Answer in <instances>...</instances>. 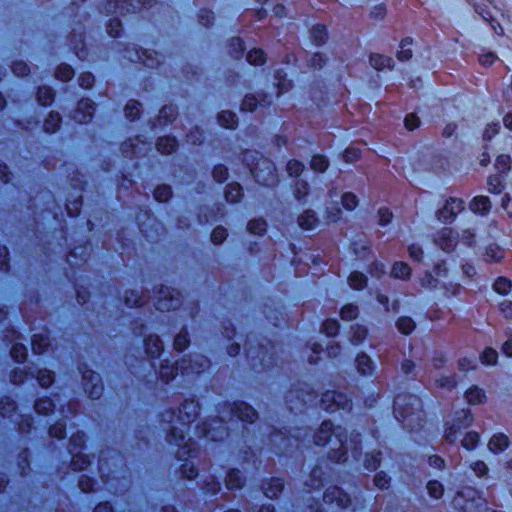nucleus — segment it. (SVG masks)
<instances>
[{"mask_svg":"<svg viewBox=\"0 0 512 512\" xmlns=\"http://www.w3.org/2000/svg\"><path fill=\"white\" fill-rule=\"evenodd\" d=\"M198 404L194 400L185 401L178 410V414L174 410H167L161 415V420L165 423H173L167 434V441L178 447L176 456L179 460L184 461L181 466L183 475L187 479H194L198 475L192 459L199 452L197 443L191 438H187V431L190 424L198 415Z\"/></svg>","mask_w":512,"mask_h":512,"instance_id":"f257e3e1","label":"nucleus"},{"mask_svg":"<svg viewBox=\"0 0 512 512\" xmlns=\"http://www.w3.org/2000/svg\"><path fill=\"white\" fill-rule=\"evenodd\" d=\"M317 446H328V460L332 464H343L347 472L361 468V435L352 432L349 438L346 431L330 421H323L318 431L313 435Z\"/></svg>","mask_w":512,"mask_h":512,"instance_id":"f03ea898","label":"nucleus"},{"mask_svg":"<svg viewBox=\"0 0 512 512\" xmlns=\"http://www.w3.org/2000/svg\"><path fill=\"white\" fill-rule=\"evenodd\" d=\"M210 367L209 359L202 354H193L177 361L175 365H169L166 360L161 364L159 376L163 383L169 384L171 381L181 377L177 381L178 386H185L186 382L193 379L194 375H199Z\"/></svg>","mask_w":512,"mask_h":512,"instance_id":"7ed1b4c3","label":"nucleus"},{"mask_svg":"<svg viewBox=\"0 0 512 512\" xmlns=\"http://www.w3.org/2000/svg\"><path fill=\"white\" fill-rule=\"evenodd\" d=\"M393 413L395 418L410 431L423 427V410L419 397L413 394H398L394 399Z\"/></svg>","mask_w":512,"mask_h":512,"instance_id":"20e7f679","label":"nucleus"},{"mask_svg":"<svg viewBox=\"0 0 512 512\" xmlns=\"http://www.w3.org/2000/svg\"><path fill=\"white\" fill-rule=\"evenodd\" d=\"M243 162L249 169L255 181L269 187L277 183L274 163L256 150H246L243 153Z\"/></svg>","mask_w":512,"mask_h":512,"instance_id":"39448f33","label":"nucleus"},{"mask_svg":"<svg viewBox=\"0 0 512 512\" xmlns=\"http://www.w3.org/2000/svg\"><path fill=\"white\" fill-rule=\"evenodd\" d=\"M450 506L457 512H484L487 510L485 498L472 487H463L456 491Z\"/></svg>","mask_w":512,"mask_h":512,"instance_id":"423d86ee","label":"nucleus"},{"mask_svg":"<svg viewBox=\"0 0 512 512\" xmlns=\"http://www.w3.org/2000/svg\"><path fill=\"white\" fill-rule=\"evenodd\" d=\"M311 434L306 429L297 428L290 435L281 431H274L269 436V441L276 447L277 453L286 454L291 452V448L300 447V444L310 443Z\"/></svg>","mask_w":512,"mask_h":512,"instance_id":"0eeeda50","label":"nucleus"},{"mask_svg":"<svg viewBox=\"0 0 512 512\" xmlns=\"http://www.w3.org/2000/svg\"><path fill=\"white\" fill-rule=\"evenodd\" d=\"M351 499L337 485L329 486L323 494V504L317 505L316 512H340L348 508Z\"/></svg>","mask_w":512,"mask_h":512,"instance_id":"6e6552de","label":"nucleus"},{"mask_svg":"<svg viewBox=\"0 0 512 512\" xmlns=\"http://www.w3.org/2000/svg\"><path fill=\"white\" fill-rule=\"evenodd\" d=\"M108 459L112 460V466L116 468L117 463L122 462V456L114 450L102 451L99 456V472L101 473V478L106 486V490L110 493L117 494V488L112 481L118 479L116 476L118 471L116 469L110 470Z\"/></svg>","mask_w":512,"mask_h":512,"instance_id":"1a4fd4ad","label":"nucleus"},{"mask_svg":"<svg viewBox=\"0 0 512 512\" xmlns=\"http://www.w3.org/2000/svg\"><path fill=\"white\" fill-rule=\"evenodd\" d=\"M221 418L211 419L209 422H204L201 426L197 427L198 437L205 438L211 441H222L230 436L229 427L225 421V411L221 412Z\"/></svg>","mask_w":512,"mask_h":512,"instance_id":"9d476101","label":"nucleus"},{"mask_svg":"<svg viewBox=\"0 0 512 512\" xmlns=\"http://www.w3.org/2000/svg\"><path fill=\"white\" fill-rule=\"evenodd\" d=\"M333 468L329 467L328 461H322L311 471L309 479L305 481V492H319L322 487L331 482Z\"/></svg>","mask_w":512,"mask_h":512,"instance_id":"9b49d317","label":"nucleus"},{"mask_svg":"<svg viewBox=\"0 0 512 512\" xmlns=\"http://www.w3.org/2000/svg\"><path fill=\"white\" fill-rule=\"evenodd\" d=\"M254 341H256V336L250 335L247 337L246 345H251ZM274 353L275 346L270 342H267V344L259 343L257 349L253 346L246 348L247 357L252 361L259 359L260 365L263 368L269 367L273 363Z\"/></svg>","mask_w":512,"mask_h":512,"instance_id":"f8f14e48","label":"nucleus"},{"mask_svg":"<svg viewBox=\"0 0 512 512\" xmlns=\"http://www.w3.org/2000/svg\"><path fill=\"white\" fill-rule=\"evenodd\" d=\"M320 407L329 413L340 410L349 412L352 408V400L341 392L326 391L321 396Z\"/></svg>","mask_w":512,"mask_h":512,"instance_id":"ddd939ff","label":"nucleus"},{"mask_svg":"<svg viewBox=\"0 0 512 512\" xmlns=\"http://www.w3.org/2000/svg\"><path fill=\"white\" fill-rule=\"evenodd\" d=\"M182 304L181 293L175 289L161 286L154 306L159 311H170L179 308Z\"/></svg>","mask_w":512,"mask_h":512,"instance_id":"4468645a","label":"nucleus"},{"mask_svg":"<svg viewBox=\"0 0 512 512\" xmlns=\"http://www.w3.org/2000/svg\"><path fill=\"white\" fill-rule=\"evenodd\" d=\"M150 5V0H110L105 6L107 14L119 13H135L138 10Z\"/></svg>","mask_w":512,"mask_h":512,"instance_id":"2eb2a0df","label":"nucleus"},{"mask_svg":"<svg viewBox=\"0 0 512 512\" xmlns=\"http://www.w3.org/2000/svg\"><path fill=\"white\" fill-rule=\"evenodd\" d=\"M301 387H297L294 390L290 391L289 396L287 397V402L290 403L289 409L291 411L298 409V406L291 405L292 399L295 397L299 400L303 407H307L313 405L316 402L318 397L317 392L315 391L314 386L308 383L300 384Z\"/></svg>","mask_w":512,"mask_h":512,"instance_id":"dca6fc26","label":"nucleus"},{"mask_svg":"<svg viewBox=\"0 0 512 512\" xmlns=\"http://www.w3.org/2000/svg\"><path fill=\"white\" fill-rule=\"evenodd\" d=\"M473 421V415L469 408H462L453 413L450 420V446L457 440V434L461 433L462 429H467Z\"/></svg>","mask_w":512,"mask_h":512,"instance_id":"f3484780","label":"nucleus"},{"mask_svg":"<svg viewBox=\"0 0 512 512\" xmlns=\"http://www.w3.org/2000/svg\"><path fill=\"white\" fill-rule=\"evenodd\" d=\"M79 372L82 374L85 392L91 399H99L103 393V384L99 374L83 367H79Z\"/></svg>","mask_w":512,"mask_h":512,"instance_id":"a211bd4d","label":"nucleus"},{"mask_svg":"<svg viewBox=\"0 0 512 512\" xmlns=\"http://www.w3.org/2000/svg\"><path fill=\"white\" fill-rule=\"evenodd\" d=\"M228 421L240 420L253 424L258 415L256 410L245 402H235L230 410L227 412Z\"/></svg>","mask_w":512,"mask_h":512,"instance_id":"6ab92c4d","label":"nucleus"},{"mask_svg":"<svg viewBox=\"0 0 512 512\" xmlns=\"http://www.w3.org/2000/svg\"><path fill=\"white\" fill-rule=\"evenodd\" d=\"M447 267L445 261L437 264L434 269V274L426 272L421 278V285L429 290L436 289L438 287L446 288L445 279L447 277Z\"/></svg>","mask_w":512,"mask_h":512,"instance_id":"aec40b11","label":"nucleus"},{"mask_svg":"<svg viewBox=\"0 0 512 512\" xmlns=\"http://www.w3.org/2000/svg\"><path fill=\"white\" fill-rule=\"evenodd\" d=\"M476 243V235L470 228L457 231L450 225V256L456 250L459 245L465 247H473Z\"/></svg>","mask_w":512,"mask_h":512,"instance_id":"412c9836","label":"nucleus"},{"mask_svg":"<svg viewBox=\"0 0 512 512\" xmlns=\"http://www.w3.org/2000/svg\"><path fill=\"white\" fill-rule=\"evenodd\" d=\"M95 111V103L90 99H81L75 109L72 118L78 123L91 121Z\"/></svg>","mask_w":512,"mask_h":512,"instance_id":"4be33fe9","label":"nucleus"},{"mask_svg":"<svg viewBox=\"0 0 512 512\" xmlns=\"http://www.w3.org/2000/svg\"><path fill=\"white\" fill-rule=\"evenodd\" d=\"M474 9H475V12L477 14H479L484 21H486L490 24L491 29L494 31V33L496 35L501 36L504 34V29H503L502 25L496 18H494L488 5H486V4L474 5Z\"/></svg>","mask_w":512,"mask_h":512,"instance_id":"5701e85b","label":"nucleus"},{"mask_svg":"<svg viewBox=\"0 0 512 512\" xmlns=\"http://www.w3.org/2000/svg\"><path fill=\"white\" fill-rule=\"evenodd\" d=\"M492 208L491 201L488 196L478 195L469 202V210L479 216H487Z\"/></svg>","mask_w":512,"mask_h":512,"instance_id":"b1692460","label":"nucleus"},{"mask_svg":"<svg viewBox=\"0 0 512 512\" xmlns=\"http://www.w3.org/2000/svg\"><path fill=\"white\" fill-rule=\"evenodd\" d=\"M464 399L469 405H481L487 400L486 392L478 385H471L464 392Z\"/></svg>","mask_w":512,"mask_h":512,"instance_id":"393cba45","label":"nucleus"},{"mask_svg":"<svg viewBox=\"0 0 512 512\" xmlns=\"http://www.w3.org/2000/svg\"><path fill=\"white\" fill-rule=\"evenodd\" d=\"M145 352L151 358H157L163 352L162 340L157 335H150L144 339Z\"/></svg>","mask_w":512,"mask_h":512,"instance_id":"a878e982","label":"nucleus"},{"mask_svg":"<svg viewBox=\"0 0 512 512\" xmlns=\"http://www.w3.org/2000/svg\"><path fill=\"white\" fill-rule=\"evenodd\" d=\"M32 350L35 354H44L49 352L50 339L47 333L34 334L31 339Z\"/></svg>","mask_w":512,"mask_h":512,"instance_id":"bb28decb","label":"nucleus"},{"mask_svg":"<svg viewBox=\"0 0 512 512\" xmlns=\"http://www.w3.org/2000/svg\"><path fill=\"white\" fill-rule=\"evenodd\" d=\"M510 445V439L509 437L502 433H496L494 434L488 443V448L493 453H500L506 450Z\"/></svg>","mask_w":512,"mask_h":512,"instance_id":"cd10ccee","label":"nucleus"},{"mask_svg":"<svg viewBox=\"0 0 512 512\" xmlns=\"http://www.w3.org/2000/svg\"><path fill=\"white\" fill-rule=\"evenodd\" d=\"M356 367L358 372L363 376H371L376 368L374 362L365 353L357 356Z\"/></svg>","mask_w":512,"mask_h":512,"instance_id":"c85d7f7f","label":"nucleus"},{"mask_svg":"<svg viewBox=\"0 0 512 512\" xmlns=\"http://www.w3.org/2000/svg\"><path fill=\"white\" fill-rule=\"evenodd\" d=\"M369 62L374 69L382 71L385 69H390L394 63V60L391 57L375 53L370 55Z\"/></svg>","mask_w":512,"mask_h":512,"instance_id":"c756f323","label":"nucleus"},{"mask_svg":"<svg viewBox=\"0 0 512 512\" xmlns=\"http://www.w3.org/2000/svg\"><path fill=\"white\" fill-rule=\"evenodd\" d=\"M283 481L280 478H272L264 487L263 491L266 497L273 499L281 494L283 490Z\"/></svg>","mask_w":512,"mask_h":512,"instance_id":"7c9ffc66","label":"nucleus"},{"mask_svg":"<svg viewBox=\"0 0 512 512\" xmlns=\"http://www.w3.org/2000/svg\"><path fill=\"white\" fill-rule=\"evenodd\" d=\"M318 219L312 210H306L298 217V224L302 229L312 230L317 227Z\"/></svg>","mask_w":512,"mask_h":512,"instance_id":"2f4dec72","label":"nucleus"},{"mask_svg":"<svg viewBox=\"0 0 512 512\" xmlns=\"http://www.w3.org/2000/svg\"><path fill=\"white\" fill-rule=\"evenodd\" d=\"M488 191L492 194H500L505 188L503 174L490 175L487 179Z\"/></svg>","mask_w":512,"mask_h":512,"instance_id":"473e14b6","label":"nucleus"},{"mask_svg":"<svg viewBox=\"0 0 512 512\" xmlns=\"http://www.w3.org/2000/svg\"><path fill=\"white\" fill-rule=\"evenodd\" d=\"M156 147L161 154H171L177 148V140L170 136L160 137Z\"/></svg>","mask_w":512,"mask_h":512,"instance_id":"72a5a7b5","label":"nucleus"},{"mask_svg":"<svg viewBox=\"0 0 512 512\" xmlns=\"http://www.w3.org/2000/svg\"><path fill=\"white\" fill-rule=\"evenodd\" d=\"M411 268L402 261H397L393 264L391 269V276L395 279L407 280L410 278Z\"/></svg>","mask_w":512,"mask_h":512,"instance_id":"f704fd0d","label":"nucleus"},{"mask_svg":"<svg viewBox=\"0 0 512 512\" xmlns=\"http://www.w3.org/2000/svg\"><path fill=\"white\" fill-rule=\"evenodd\" d=\"M124 57L128 58L130 61L139 60V61L143 62L145 66L150 67V68H154V67L158 66V64L160 63V61L158 59H153L151 57L148 50L136 51L135 57L127 56V55H125Z\"/></svg>","mask_w":512,"mask_h":512,"instance_id":"c9c22d12","label":"nucleus"},{"mask_svg":"<svg viewBox=\"0 0 512 512\" xmlns=\"http://www.w3.org/2000/svg\"><path fill=\"white\" fill-rule=\"evenodd\" d=\"M479 442V433L476 431H468L461 439V446L467 451H472L478 446Z\"/></svg>","mask_w":512,"mask_h":512,"instance_id":"e433bc0d","label":"nucleus"},{"mask_svg":"<svg viewBox=\"0 0 512 512\" xmlns=\"http://www.w3.org/2000/svg\"><path fill=\"white\" fill-rule=\"evenodd\" d=\"M242 195V187L239 183L233 182L226 186L225 198L228 202L236 203L241 199Z\"/></svg>","mask_w":512,"mask_h":512,"instance_id":"4c0bfd02","label":"nucleus"},{"mask_svg":"<svg viewBox=\"0 0 512 512\" xmlns=\"http://www.w3.org/2000/svg\"><path fill=\"white\" fill-rule=\"evenodd\" d=\"M312 41L316 46L323 45L327 40V30L324 25L317 24L310 31Z\"/></svg>","mask_w":512,"mask_h":512,"instance_id":"58836bf2","label":"nucleus"},{"mask_svg":"<svg viewBox=\"0 0 512 512\" xmlns=\"http://www.w3.org/2000/svg\"><path fill=\"white\" fill-rule=\"evenodd\" d=\"M512 289V281L504 276H499L493 283V290L500 295H508Z\"/></svg>","mask_w":512,"mask_h":512,"instance_id":"ea45409f","label":"nucleus"},{"mask_svg":"<svg viewBox=\"0 0 512 512\" xmlns=\"http://www.w3.org/2000/svg\"><path fill=\"white\" fill-rule=\"evenodd\" d=\"M480 362L485 366H493L498 362V352L492 347H486L479 355Z\"/></svg>","mask_w":512,"mask_h":512,"instance_id":"a19ab883","label":"nucleus"},{"mask_svg":"<svg viewBox=\"0 0 512 512\" xmlns=\"http://www.w3.org/2000/svg\"><path fill=\"white\" fill-rule=\"evenodd\" d=\"M348 283L351 288L362 290L367 286V277L361 272L353 271L348 278Z\"/></svg>","mask_w":512,"mask_h":512,"instance_id":"79ce46f5","label":"nucleus"},{"mask_svg":"<svg viewBox=\"0 0 512 512\" xmlns=\"http://www.w3.org/2000/svg\"><path fill=\"white\" fill-rule=\"evenodd\" d=\"M72 460H71V466L74 470L82 471L88 468V466L91 464L90 458L82 454L80 452H73L72 453Z\"/></svg>","mask_w":512,"mask_h":512,"instance_id":"37998d69","label":"nucleus"},{"mask_svg":"<svg viewBox=\"0 0 512 512\" xmlns=\"http://www.w3.org/2000/svg\"><path fill=\"white\" fill-rule=\"evenodd\" d=\"M243 485L242 474L240 470L232 469L226 477V487L229 490L241 488Z\"/></svg>","mask_w":512,"mask_h":512,"instance_id":"c03bdc74","label":"nucleus"},{"mask_svg":"<svg viewBox=\"0 0 512 512\" xmlns=\"http://www.w3.org/2000/svg\"><path fill=\"white\" fill-rule=\"evenodd\" d=\"M219 124L228 129H234L237 125L238 119L235 113L231 111H222L218 115Z\"/></svg>","mask_w":512,"mask_h":512,"instance_id":"a18cd8bd","label":"nucleus"},{"mask_svg":"<svg viewBox=\"0 0 512 512\" xmlns=\"http://www.w3.org/2000/svg\"><path fill=\"white\" fill-rule=\"evenodd\" d=\"M61 123V117L59 113L57 112H51L49 113L48 117L45 119L43 128L47 133H54L56 132Z\"/></svg>","mask_w":512,"mask_h":512,"instance_id":"49530a36","label":"nucleus"},{"mask_svg":"<svg viewBox=\"0 0 512 512\" xmlns=\"http://www.w3.org/2000/svg\"><path fill=\"white\" fill-rule=\"evenodd\" d=\"M465 211V202L461 198L450 196V225L456 220L459 213Z\"/></svg>","mask_w":512,"mask_h":512,"instance_id":"de8ad7c7","label":"nucleus"},{"mask_svg":"<svg viewBox=\"0 0 512 512\" xmlns=\"http://www.w3.org/2000/svg\"><path fill=\"white\" fill-rule=\"evenodd\" d=\"M54 100V92L50 87L42 86L38 88L37 101L42 106L50 105Z\"/></svg>","mask_w":512,"mask_h":512,"instance_id":"09e8293b","label":"nucleus"},{"mask_svg":"<svg viewBox=\"0 0 512 512\" xmlns=\"http://www.w3.org/2000/svg\"><path fill=\"white\" fill-rule=\"evenodd\" d=\"M10 378H11V382L13 384L19 385L28 380H32L34 378V372L33 371L27 372V371H24V370L18 368V369H14L11 372Z\"/></svg>","mask_w":512,"mask_h":512,"instance_id":"8fccbe9b","label":"nucleus"},{"mask_svg":"<svg viewBox=\"0 0 512 512\" xmlns=\"http://www.w3.org/2000/svg\"><path fill=\"white\" fill-rule=\"evenodd\" d=\"M380 455H381L380 451L366 453L365 459L363 462V467L369 471L376 470L379 467L380 462H381Z\"/></svg>","mask_w":512,"mask_h":512,"instance_id":"3c124183","label":"nucleus"},{"mask_svg":"<svg viewBox=\"0 0 512 512\" xmlns=\"http://www.w3.org/2000/svg\"><path fill=\"white\" fill-rule=\"evenodd\" d=\"M275 79L277 81L276 85L278 88V96L289 91L292 87V83L290 80L286 79V73L282 70H276Z\"/></svg>","mask_w":512,"mask_h":512,"instance_id":"603ef678","label":"nucleus"},{"mask_svg":"<svg viewBox=\"0 0 512 512\" xmlns=\"http://www.w3.org/2000/svg\"><path fill=\"white\" fill-rule=\"evenodd\" d=\"M10 354H11V357L16 362L22 363L27 358V347L20 342H15L11 347Z\"/></svg>","mask_w":512,"mask_h":512,"instance_id":"864d4df0","label":"nucleus"},{"mask_svg":"<svg viewBox=\"0 0 512 512\" xmlns=\"http://www.w3.org/2000/svg\"><path fill=\"white\" fill-rule=\"evenodd\" d=\"M177 115L176 108L172 105L164 106L159 112L158 122L164 125L171 123Z\"/></svg>","mask_w":512,"mask_h":512,"instance_id":"5fc2aeb1","label":"nucleus"},{"mask_svg":"<svg viewBox=\"0 0 512 512\" xmlns=\"http://www.w3.org/2000/svg\"><path fill=\"white\" fill-rule=\"evenodd\" d=\"M55 405L49 398H42L35 402L34 409L38 414L48 415L53 412Z\"/></svg>","mask_w":512,"mask_h":512,"instance_id":"6e6d98bb","label":"nucleus"},{"mask_svg":"<svg viewBox=\"0 0 512 512\" xmlns=\"http://www.w3.org/2000/svg\"><path fill=\"white\" fill-rule=\"evenodd\" d=\"M412 45V38L407 37L404 38L400 43V50L397 53V57L400 61H407L412 57V50L410 46Z\"/></svg>","mask_w":512,"mask_h":512,"instance_id":"4d7b16f0","label":"nucleus"},{"mask_svg":"<svg viewBox=\"0 0 512 512\" xmlns=\"http://www.w3.org/2000/svg\"><path fill=\"white\" fill-rule=\"evenodd\" d=\"M247 61L251 65H263L266 62V56L263 50L253 48L247 53Z\"/></svg>","mask_w":512,"mask_h":512,"instance_id":"13d9d810","label":"nucleus"},{"mask_svg":"<svg viewBox=\"0 0 512 512\" xmlns=\"http://www.w3.org/2000/svg\"><path fill=\"white\" fill-rule=\"evenodd\" d=\"M433 241L442 251H446L448 248V228L442 227L439 231L433 235Z\"/></svg>","mask_w":512,"mask_h":512,"instance_id":"bf43d9fd","label":"nucleus"},{"mask_svg":"<svg viewBox=\"0 0 512 512\" xmlns=\"http://www.w3.org/2000/svg\"><path fill=\"white\" fill-rule=\"evenodd\" d=\"M16 413V404L9 398L0 401V415L4 418H12Z\"/></svg>","mask_w":512,"mask_h":512,"instance_id":"052dcab7","label":"nucleus"},{"mask_svg":"<svg viewBox=\"0 0 512 512\" xmlns=\"http://www.w3.org/2000/svg\"><path fill=\"white\" fill-rule=\"evenodd\" d=\"M458 368L461 372L476 370L478 368V359L474 356L460 358Z\"/></svg>","mask_w":512,"mask_h":512,"instance_id":"680f3d73","label":"nucleus"},{"mask_svg":"<svg viewBox=\"0 0 512 512\" xmlns=\"http://www.w3.org/2000/svg\"><path fill=\"white\" fill-rule=\"evenodd\" d=\"M55 76L57 79L67 82L73 78L74 70L68 64H61L57 67Z\"/></svg>","mask_w":512,"mask_h":512,"instance_id":"e2e57ef3","label":"nucleus"},{"mask_svg":"<svg viewBox=\"0 0 512 512\" xmlns=\"http://www.w3.org/2000/svg\"><path fill=\"white\" fill-rule=\"evenodd\" d=\"M153 194H154V198L158 202H166L170 199V197L172 195V190L169 185L163 184V185L157 186L154 189Z\"/></svg>","mask_w":512,"mask_h":512,"instance_id":"0e129e2a","label":"nucleus"},{"mask_svg":"<svg viewBox=\"0 0 512 512\" xmlns=\"http://www.w3.org/2000/svg\"><path fill=\"white\" fill-rule=\"evenodd\" d=\"M247 229L250 233L263 235L267 230V223L263 219H254L248 223Z\"/></svg>","mask_w":512,"mask_h":512,"instance_id":"69168bd1","label":"nucleus"},{"mask_svg":"<svg viewBox=\"0 0 512 512\" xmlns=\"http://www.w3.org/2000/svg\"><path fill=\"white\" fill-rule=\"evenodd\" d=\"M49 434L51 437L57 439H63L66 436V422L59 420L49 428Z\"/></svg>","mask_w":512,"mask_h":512,"instance_id":"338daca9","label":"nucleus"},{"mask_svg":"<svg viewBox=\"0 0 512 512\" xmlns=\"http://www.w3.org/2000/svg\"><path fill=\"white\" fill-rule=\"evenodd\" d=\"M398 330L405 335H409L415 329V323L410 317H401L397 321Z\"/></svg>","mask_w":512,"mask_h":512,"instance_id":"774afa93","label":"nucleus"}]
</instances>
